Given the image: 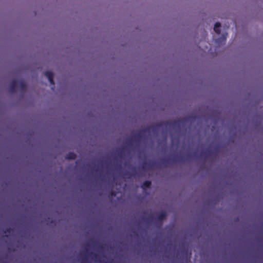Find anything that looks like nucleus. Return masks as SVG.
I'll use <instances>...</instances> for the list:
<instances>
[{
    "mask_svg": "<svg viewBox=\"0 0 263 263\" xmlns=\"http://www.w3.org/2000/svg\"><path fill=\"white\" fill-rule=\"evenodd\" d=\"M187 120V118H184L182 119L175 120L171 122L166 121L158 123L152 126L151 127H147L141 130L137 134L135 135L133 138L127 139L126 143L129 146H130L132 144L133 141L134 140L136 142H139L140 139L143 137L144 133L147 132L151 133V132L156 133L158 132L159 128L163 126H164L166 128L169 127L170 128H179L181 125L184 123Z\"/></svg>",
    "mask_w": 263,
    "mask_h": 263,
    "instance_id": "f257e3e1",
    "label": "nucleus"
},
{
    "mask_svg": "<svg viewBox=\"0 0 263 263\" xmlns=\"http://www.w3.org/2000/svg\"><path fill=\"white\" fill-rule=\"evenodd\" d=\"M45 75L48 78L50 83L52 85V87H51L52 89H54V82L53 80V73L51 71H46L45 72Z\"/></svg>",
    "mask_w": 263,
    "mask_h": 263,
    "instance_id": "f03ea898",
    "label": "nucleus"
},
{
    "mask_svg": "<svg viewBox=\"0 0 263 263\" xmlns=\"http://www.w3.org/2000/svg\"><path fill=\"white\" fill-rule=\"evenodd\" d=\"M17 81L16 80H13L9 86V91L11 93H14L16 91V88L17 86Z\"/></svg>",
    "mask_w": 263,
    "mask_h": 263,
    "instance_id": "7ed1b4c3",
    "label": "nucleus"
},
{
    "mask_svg": "<svg viewBox=\"0 0 263 263\" xmlns=\"http://www.w3.org/2000/svg\"><path fill=\"white\" fill-rule=\"evenodd\" d=\"M166 216H167V214L165 212H161L155 218V220H156V221L161 222V224L162 221L166 218Z\"/></svg>",
    "mask_w": 263,
    "mask_h": 263,
    "instance_id": "20e7f679",
    "label": "nucleus"
},
{
    "mask_svg": "<svg viewBox=\"0 0 263 263\" xmlns=\"http://www.w3.org/2000/svg\"><path fill=\"white\" fill-rule=\"evenodd\" d=\"M214 152L213 150H209L205 152H202L201 154L202 157H211L214 154Z\"/></svg>",
    "mask_w": 263,
    "mask_h": 263,
    "instance_id": "39448f33",
    "label": "nucleus"
},
{
    "mask_svg": "<svg viewBox=\"0 0 263 263\" xmlns=\"http://www.w3.org/2000/svg\"><path fill=\"white\" fill-rule=\"evenodd\" d=\"M152 185V182L151 181L149 180H146L144 181V182L142 183L141 185V187L143 189V190H145L147 188H150Z\"/></svg>",
    "mask_w": 263,
    "mask_h": 263,
    "instance_id": "423d86ee",
    "label": "nucleus"
},
{
    "mask_svg": "<svg viewBox=\"0 0 263 263\" xmlns=\"http://www.w3.org/2000/svg\"><path fill=\"white\" fill-rule=\"evenodd\" d=\"M221 24L219 22H216L214 25V30L218 34L220 33Z\"/></svg>",
    "mask_w": 263,
    "mask_h": 263,
    "instance_id": "0eeeda50",
    "label": "nucleus"
},
{
    "mask_svg": "<svg viewBox=\"0 0 263 263\" xmlns=\"http://www.w3.org/2000/svg\"><path fill=\"white\" fill-rule=\"evenodd\" d=\"M76 158L77 155L73 152L68 153L65 157V158L68 160H74Z\"/></svg>",
    "mask_w": 263,
    "mask_h": 263,
    "instance_id": "6e6552de",
    "label": "nucleus"
},
{
    "mask_svg": "<svg viewBox=\"0 0 263 263\" xmlns=\"http://www.w3.org/2000/svg\"><path fill=\"white\" fill-rule=\"evenodd\" d=\"M227 40V36L224 35H222V36L216 40V43L218 44H225Z\"/></svg>",
    "mask_w": 263,
    "mask_h": 263,
    "instance_id": "1a4fd4ad",
    "label": "nucleus"
},
{
    "mask_svg": "<svg viewBox=\"0 0 263 263\" xmlns=\"http://www.w3.org/2000/svg\"><path fill=\"white\" fill-rule=\"evenodd\" d=\"M18 83L21 91H25L27 88L26 84L23 81H20Z\"/></svg>",
    "mask_w": 263,
    "mask_h": 263,
    "instance_id": "9d476101",
    "label": "nucleus"
},
{
    "mask_svg": "<svg viewBox=\"0 0 263 263\" xmlns=\"http://www.w3.org/2000/svg\"><path fill=\"white\" fill-rule=\"evenodd\" d=\"M132 170H133V172L132 173H126L124 174L125 176H126L127 175H130V176H133V177L136 176V167H133Z\"/></svg>",
    "mask_w": 263,
    "mask_h": 263,
    "instance_id": "9b49d317",
    "label": "nucleus"
},
{
    "mask_svg": "<svg viewBox=\"0 0 263 263\" xmlns=\"http://www.w3.org/2000/svg\"><path fill=\"white\" fill-rule=\"evenodd\" d=\"M154 164H155V163H154V162L149 163H143L142 164V168L145 170L147 166H148L149 167H153L154 165Z\"/></svg>",
    "mask_w": 263,
    "mask_h": 263,
    "instance_id": "f8f14e48",
    "label": "nucleus"
},
{
    "mask_svg": "<svg viewBox=\"0 0 263 263\" xmlns=\"http://www.w3.org/2000/svg\"><path fill=\"white\" fill-rule=\"evenodd\" d=\"M182 254H185L186 255L187 260L190 259L191 253H190V254H189L187 250H183L182 251Z\"/></svg>",
    "mask_w": 263,
    "mask_h": 263,
    "instance_id": "ddd939ff",
    "label": "nucleus"
},
{
    "mask_svg": "<svg viewBox=\"0 0 263 263\" xmlns=\"http://www.w3.org/2000/svg\"><path fill=\"white\" fill-rule=\"evenodd\" d=\"M124 154V148H122L119 150L118 155L120 157L122 158Z\"/></svg>",
    "mask_w": 263,
    "mask_h": 263,
    "instance_id": "4468645a",
    "label": "nucleus"
},
{
    "mask_svg": "<svg viewBox=\"0 0 263 263\" xmlns=\"http://www.w3.org/2000/svg\"><path fill=\"white\" fill-rule=\"evenodd\" d=\"M12 231V229L10 228H7L6 229L5 231H4V233H10Z\"/></svg>",
    "mask_w": 263,
    "mask_h": 263,
    "instance_id": "2eb2a0df",
    "label": "nucleus"
},
{
    "mask_svg": "<svg viewBox=\"0 0 263 263\" xmlns=\"http://www.w3.org/2000/svg\"><path fill=\"white\" fill-rule=\"evenodd\" d=\"M87 256H84L83 257H82V259H81V263H85L87 261Z\"/></svg>",
    "mask_w": 263,
    "mask_h": 263,
    "instance_id": "dca6fc26",
    "label": "nucleus"
},
{
    "mask_svg": "<svg viewBox=\"0 0 263 263\" xmlns=\"http://www.w3.org/2000/svg\"><path fill=\"white\" fill-rule=\"evenodd\" d=\"M90 255H92L94 258L97 259L98 254L96 253H93V252H90Z\"/></svg>",
    "mask_w": 263,
    "mask_h": 263,
    "instance_id": "f3484780",
    "label": "nucleus"
},
{
    "mask_svg": "<svg viewBox=\"0 0 263 263\" xmlns=\"http://www.w3.org/2000/svg\"><path fill=\"white\" fill-rule=\"evenodd\" d=\"M151 217H148V218H144V220L147 221V222H148L149 221H150L151 219Z\"/></svg>",
    "mask_w": 263,
    "mask_h": 263,
    "instance_id": "a211bd4d",
    "label": "nucleus"
},
{
    "mask_svg": "<svg viewBox=\"0 0 263 263\" xmlns=\"http://www.w3.org/2000/svg\"><path fill=\"white\" fill-rule=\"evenodd\" d=\"M111 195L112 196H115L116 195V193L114 192H111Z\"/></svg>",
    "mask_w": 263,
    "mask_h": 263,
    "instance_id": "6ab92c4d",
    "label": "nucleus"
},
{
    "mask_svg": "<svg viewBox=\"0 0 263 263\" xmlns=\"http://www.w3.org/2000/svg\"><path fill=\"white\" fill-rule=\"evenodd\" d=\"M103 245H100L98 246V248L99 249H103Z\"/></svg>",
    "mask_w": 263,
    "mask_h": 263,
    "instance_id": "aec40b11",
    "label": "nucleus"
},
{
    "mask_svg": "<svg viewBox=\"0 0 263 263\" xmlns=\"http://www.w3.org/2000/svg\"><path fill=\"white\" fill-rule=\"evenodd\" d=\"M100 262L101 263H107V262H101V261L100 260Z\"/></svg>",
    "mask_w": 263,
    "mask_h": 263,
    "instance_id": "412c9836",
    "label": "nucleus"
}]
</instances>
